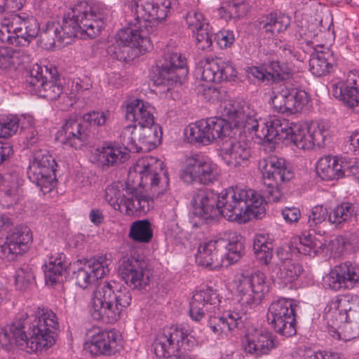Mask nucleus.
<instances>
[{
  "mask_svg": "<svg viewBox=\"0 0 359 359\" xmlns=\"http://www.w3.org/2000/svg\"><path fill=\"white\" fill-rule=\"evenodd\" d=\"M262 197L251 189L229 188L220 194L212 189L198 190L191 201L196 215L204 219L219 215L230 222L245 223L253 216L262 219L266 212Z\"/></svg>",
  "mask_w": 359,
  "mask_h": 359,
  "instance_id": "nucleus-1",
  "label": "nucleus"
},
{
  "mask_svg": "<svg viewBox=\"0 0 359 359\" xmlns=\"http://www.w3.org/2000/svg\"><path fill=\"white\" fill-rule=\"evenodd\" d=\"M107 9L100 2L78 1L62 18V22H48L41 35L47 48L69 44L76 37L94 39L105 25Z\"/></svg>",
  "mask_w": 359,
  "mask_h": 359,
  "instance_id": "nucleus-2",
  "label": "nucleus"
},
{
  "mask_svg": "<svg viewBox=\"0 0 359 359\" xmlns=\"http://www.w3.org/2000/svg\"><path fill=\"white\" fill-rule=\"evenodd\" d=\"M58 328L55 313L48 309L39 308L32 316L29 337L24 330V321L19 319L0 331V346L8 350L16 345L27 353L46 351L55 344Z\"/></svg>",
  "mask_w": 359,
  "mask_h": 359,
  "instance_id": "nucleus-3",
  "label": "nucleus"
},
{
  "mask_svg": "<svg viewBox=\"0 0 359 359\" xmlns=\"http://www.w3.org/2000/svg\"><path fill=\"white\" fill-rule=\"evenodd\" d=\"M219 294L212 287L206 286L196 291L190 302L189 316L192 320L199 322L208 316V325L215 334L224 338L243 324L241 315L234 311H228L222 315H216L215 309L219 304Z\"/></svg>",
  "mask_w": 359,
  "mask_h": 359,
  "instance_id": "nucleus-4",
  "label": "nucleus"
},
{
  "mask_svg": "<svg viewBox=\"0 0 359 359\" xmlns=\"http://www.w3.org/2000/svg\"><path fill=\"white\" fill-rule=\"evenodd\" d=\"M131 300L127 289L119 290L115 281L104 282L93 293L91 316L96 320L114 323L120 318L122 311L130 304Z\"/></svg>",
  "mask_w": 359,
  "mask_h": 359,
  "instance_id": "nucleus-5",
  "label": "nucleus"
},
{
  "mask_svg": "<svg viewBox=\"0 0 359 359\" xmlns=\"http://www.w3.org/2000/svg\"><path fill=\"white\" fill-rule=\"evenodd\" d=\"M196 344L187 329L182 325H172L158 332L153 346L156 359H192L187 351Z\"/></svg>",
  "mask_w": 359,
  "mask_h": 359,
  "instance_id": "nucleus-6",
  "label": "nucleus"
},
{
  "mask_svg": "<svg viewBox=\"0 0 359 359\" xmlns=\"http://www.w3.org/2000/svg\"><path fill=\"white\" fill-rule=\"evenodd\" d=\"M325 316L332 327H339L348 320L344 328L348 337H359V297H335L325 308Z\"/></svg>",
  "mask_w": 359,
  "mask_h": 359,
  "instance_id": "nucleus-7",
  "label": "nucleus"
},
{
  "mask_svg": "<svg viewBox=\"0 0 359 359\" xmlns=\"http://www.w3.org/2000/svg\"><path fill=\"white\" fill-rule=\"evenodd\" d=\"M104 198L114 210L126 215L145 214L153 206V201L135 188L127 187L121 191L115 186H109Z\"/></svg>",
  "mask_w": 359,
  "mask_h": 359,
  "instance_id": "nucleus-8",
  "label": "nucleus"
},
{
  "mask_svg": "<svg viewBox=\"0 0 359 359\" xmlns=\"http://www.w3.org/2000/svg\"><path fill=\"white\" fill-rule=\"evenodd\" d=\"M236 283L238 300L246 307L252 308L259 304L268 291L266 276L259 271L242 272L237 276Z\"/></svg>",
  "mask_w": 359,
  "mask_h": 359,
  "instance_id": "nucleus-9",
  "label": "nucleus"
},
{
  "mask_svg": "<svg viewBox=\"0 0 359 359\" xmlns=\"http://www.w3.org/2000/svg\"><path fill=\"white\" fill-rule=\"evenodd\" d=\"M54 158L46 150L36 151L27 168V176L44 194L50 192L56 183Z\"/></svg>",
  "mask_w": 359,
  "mask_h": 359,
  "instance_id": "nucleus-10",
  "label": "nucleus"
},
{
  "mask_svg": "<svg viewBox=\"0 0 359 359\" xmlns=\"http://www.w3.org/2000/svg\"><path fill=\"white\" fill-rule=\"evenodd\" d=\"M57 69L34 65L26 81L32 92L49 100H55L62 94V87L57 83Z\"/></svg>",
  "mask_w": 359,
  "mask_h": 359,
  "instance_id": "nucleus-11",
  "label": "nucleus"
},
{
  "mask_svg": "<svg viewBox=\"0 0 359 359\" xmlns=\"http://www.w3.org/2000/svg\"><path fill=\"white\" fill-rule=\"evenodd\" d=\"M295 306L293 300L280 298L272 302L269 307L267 320L282 336L289 337L297 332Z\"/></svg>",
  "mask_w": 359,
  "mask_h": 359,
  "instance_id": "nucleus-12",
  "label": "nucleus"
},
{
  "mask_svg": "<svg viewBox=\"0 0 359 359\" xmlns=\"http://www.w3.org/2000/svg\"><path fill=\"white\" fill-rule=\"evenodd\" d=\"M161 161L150 157L138 161L134 168L140 175V185H149L157 196L167 191L169 185L168 175Z\"/></svg>",
  "mask_w": 359,
  "mask_h": 359,
  "instance_id": "nucleus-13",
  "label": "nucleus"
},
{
  "mask_svg": "<svg viewBox=\"0 0 359 359\" xmlns=\"http://www.w3.org/2000/svg\"><path fill=\"white\" fill-rule=\"evenodd\" d=\"M147 29L144 27L142 22L134 20L128 23L126 27L120 29L115 36V53H123L120 59L126 60L132 57L130 52L134 48L147 49L149 39L147 36Z\"/></svg>",
  "mask_w": 359,
  "mask_h": 359,
  "instance_id": "nucleus-14",
  "label": "nucleus"
},
{
  "mask_svg": "<svg viewBox=\"0 0 359 359\" xmlns=\"http://www.w3.org/2000/svg\"><path fill=\"white\" fill-rule=\"evenodd\" d=\"M218 168L209 158L201 154H194L186 158L181 177L188 184L198 182L209 184L218 177Z\"/></svg>",
  "mask_w": 359,
  "mask_h": 359,
  "instance_id": "nucleus-15",
  "label": "nucleus"
},
{
  "mask_svg": "<svg viewBox=\"0 0 359 359\" xmlns=\"http://www.w3.org/2000/svg\"><path fill=\"white\" fill-rule=\"evenodd\" d=\"M32 233L25 225L10 229L5 239L0 243V257L8 261H13L18 255L28 250L32 242Z\"/></svg>",
  "mask_w": 359,
  "mask_h": 359,
  "instance_id": "nucleus-16",
  "label": "nucleus"
},
{
  "mask_svg": "<svg viewBox=\"0 0 359 359\" xmlns=\"http://www.w3.org/2000/svg\"><path fill=\"white\" fill-rule=\"evenodd\" d=\"M170 6V0H133L130 4L135 20L142 22L145 29L149 22L165 20Z\"/></svg>",
  "mask_w": 359,
  "mask_h": 359,
  "instance_id": "nucleus-17",
  "label": "nucleus"
},
{
  "mask_svg": "<svg viewBox=\"0 0 359 359\" xmlns=\"http://www.w3.org/2000/svg\"><path fill=\"white\" fill-rule=\"evenodd\" d=\"M274 93L271 102L273 107L278 113L287 114L298 113L309 100L307 93L297 88L283 86L280 90Z\"/></svg>",
  "mask_w": 359,
  "mask_h": 359,
  "instance_id": "nucleus-18",
  "label": "nucleus"
},
{
  "mask_svg": "<svg viewBox=\"0 0 359 359\" xmlns=\"http://www.w3.org/2000/svg\"><path fill=\"white\" fill-rule=\"evenodd\" d=\"M186 60L181 54L172 52L168 54L165 62L158 67V77L156 82L158 85L172 86L181 84L188 73Z\"/></svg>",
  "mask_w": 359,
  "mask_h": 359,
  "instance_id": "nucleus-19",
  "label": "nucleus"
},
{
  "mask_svg": "<svg viewBox=\"0 0 359 359\" xmlns=\"http://www.w3.org/2000/svg\"><path fill=\"white\" fill-rule=\"evenodd\" d=\"M316 170L322 180H334L356 175L359 172V165L351 164L342 158L328 155L318 160Z\"/></svg>",
  "mask_w": 359,
  "mask_h": 359,
  "instance_id": "nucleus-20",
  "label": "nucleus"
},
{
  "mask_svg": "<svg viewBox=\"0 0 359 359\" xmlns=\"http://www.w3.org/2000/svg\"><path fill=\"white\" fill-rule=\"evenodd\" d=\"M146 264L134 257H124L119 266V276L130 288L141 290L149 283Z\"/></svg>",
  "mask_w": 359,
  "mask_h": 359,
  "instance_id": "nucleus-21",
  "label": "nucleus"
},
{
  "mask_svg": "<svg viewBox=\"0 0 359 359\" xmlns=\"http://www.w3.org/2000/svg\"><path fill=\"white\" fill-rule=\"evenodd\" d=\"M324 281L334 290L352 289L359 283V267L351 262L340 264L330 271Z\"/></svg>",
  "mask_w": 359,
  "mask_h": 359,
  "instance_id": "nucleus-22",
  "label": "nucleus"
},
{
  "mask_svg": "<svg viewBox=\"0 0 359 359\" xmlns=\"http://www.w3.org/2000/svg\"><path fill=\"white\" fill-rule=\"evenodd\" d=\"M39 29V24L33 16L25 13L11 16V32L15 46H28L38 36Z\"/></svg>",
  "mask_w": 359,
  "mask_h": 359,
  "instance_id": "nucleus-23",
  "label": "nucleus"
},
{
  "mask_svg": "<svg viewBox=\"0 0 359 359\" xmlns=\"http://www.w3.org/2000/svg\"><path fill=\"white\" fill-rule=\"evenodd\" d=\"M90 338L87 348L93 355H111L122 348L121 336L113 330H99Z\"/></svg>",
  "mask_w": 359,
  "mask_h": 359,
  "instance_id": "nucleus-24",
  "label": "nucleus"
},
{
  "mask_svg": "<svg viewBox=\"0 0 359 359\" xmlns=\"http://www.w3.org/2000/svg\"><path fill=\"white\" fill-rule=\"evenodd\" d=\"M110 261L106 255H100L87 261L83 267L75 273L76 283L80 287L85 289L90 284L103 278L109 271Z\"/></svg>",
  "mask_w": 359,
  "mask_h": 359,
  "instance_id": "nucleus-25",
  "label": "nucleus"
},
{
  "mask_svg": "<svg viewBox=\"0 0 359 359\" xmlns=\"http://www.w3.org/2000/svg\"><path fill=\"white\" fill-rule=\"evenodd\" d=\"M225 245L226 240L223 238L211 240L201 244L196 255L197 264L210 269H219L224 263L222 251Z\"/></svg>",
  "mask_w": 359,
  "mask_h": 359,
  "instance_id": "nucleus-26",
  "label": "nucleus"
},
{
  "mask_svg": "<svg viewBox=\"0 0 359 359\" xmlns=\"http://www.w3.org/2000/svg\"><path fill=\"white\" fill-rule=\"evenodd\" d=\"M333 95L347 107L359 112V75L350 71L345 81H339L333 86Z\"/></svg>",
  "mask_w": 359,
  "mask_h": 359,
  "instance_id": "nucleus-27",
  "label": "nucleus"
},
{
  "mask_svg": "<svg viewBox=\"0 0 359 359\" xmlns=\"http://www.w3.org/2000/svg\"><path fill=\"white\" fill-rule=\"evenodd\" d=\"M227 115L231 124L243 129L244 133L256 136V131L260 130L257 113L250 104L245 103L239 108L232 106Z\"/></svg>",
  "mask_w": 359,
  "mask_h": 359,
  "instance_id": "nucleus-28",
  "label": "nucleus"
},
{
  "mask_svg": "<svg viewBox=\"0 0 359 359\" xmlns=\"http://www.w3.org/2000/svg\"><path fill=\"white\" fill-rule=\"evenodd\" d=\"M60 137L63 144L79 149L87 144L90 133L83 119L70 118L62 126Z\"/></svg>",
  "mask_w": 359,
  "mask_h": 359,
  "instance_id": "nucleus-29",
  "label": "nucleus"
},
{
  "mask_svg": "<svg viewBox=\"0 0 359 359\" xmlns=\"http://www.w3.org/2000/svg\"><path fill=\"white\" fill-rule=\"evenodd\" d=\"M276 347L272 333L259 329L248 330L243 341V348L247 353L257 356L268 354Z\"/></svg>",
  "mask_w": 359,
  "mask_h": 359,
  "instance_id": "nucleus-30",
  "label": "nucleus"
},
{
  "mask_svg": "<svg viewBox=\"0 0 359 359\" xmlns=\"http://www.w3.org/2000/svg\"><path fill=\"white\" fill-rule=\"evenodd\" d=\"M220 156L228 166L236 168L250 158L249 144L245 140L230 138L221 146Z\"/></svg>",
  "mask_w": 359,
  "mask_h": 359,
  "instance_id": "nucleus-31",
  "label": "nucleus"
},
{
  "mask_svg": "<svg viewBox=\"0 0 359 359\" xmlns=\"http://www.w3.org/2000/svg\"><path fill=\"white\" fill-rule=\"evenodd\" d=\"M94 156L103 168L118 166L129 158V153L116 142H104L95 150Z\"/></svg>",
  "mask_w": 359,
  "mask_h": 359,
  "instance_id": "nucleus-32",
  "label": "nucleus"
},
{
  "mask_svg": "<svg viewBox=\"0 0 359 359\" xmlns=\"http://www.w3.org/2000/svg\"><path fill=\"white\" fill-rule=\"evenodd\" d=\"M264 182H288L293 172L285 166V161L276 156H271L259 162Z\"/></svg>",
  "mask_w": 359,
  "mask_h": 359,
  "instance_id": "nucleus-33",
  "label": "nucleus"
},
{
  "mask_svg": "<svg viewBox=\"0 0 359 359\" xmlns=\"http://www.w3.org/2000/svg\"><path fill=\"white\" fill-rule=\"evenodd\" d=\"M290 18L281 13L272 12L261 16L256 21V27L265 38H273L285 32L290 25Z\"/></svg>",
  "mask_w": 359,
  "mask_h": 359,
  "instance_id": "nucleus-34",
  "label": "nucleus"
},
{
  "mask_svg": "<svg viewBox=\"0 0 359 359\" xmlns=\"http://www.w3.org/2000/svg\"><path fill=\"white\" fill-rule=\"evenodd\" d=\"M154 108L147 102L134 100L126 105V116L129 121L137 123V126L154 123Z\"/></svg>",
  "mask_w": 359,
  "mask_h": 359,
  "instance_id": "nucleus-35",
  "label": "nucleus"
},
{
  "mask_svg": "<svg viewBox=\"0 0 359 359\" xmlns=\"http://www.w3.org/2000/svg\"><path fill=\"white\" fill-rule=\"evenodd\" d=\"M336 65V57L334 53L325 48L323 50H316L311 55L309 70L316 76H323L332 69Z\"/></svg>",
  "mask_w": 359,
  "mask_h": 359,
  "instance_id": "nucleus-36",
  "label": "nucleus"
},
{
  "mask_svg": "<svg viewBox=\"0 0 359 359\" xmlns=\"http://www.w3.org/2000/svg\"><path fill=\"white\" fill-rule=\"evenodd\" d=\"M265 65L264 69L260 67H251L248 70V73L258 80L267 82L271 81L277 82L288 78V73L280 67L278 61H269Z\"/></svg>",
  "mask_w": 359,
  "mask_h": 359,
  "instance_id": "nucleus-37",
  "label": "nucleus"
},
{
  "mask_svg": "<svg viewBox=\"0 0 359 359\" xmlns=\"http://www.w3.org/2000/svg\"><path fill=\"white\" fill-rule=\"evenodd\" d=\"M64 259L65 255L63 254L50 257L43 271L46 285H53L62 280L63 274L66 269Z\"/></svg>",
  "mask_w": 359,
  "mask_h": 359,
  "instance_id": "nucleus-38",
  "label": "nucleus"
},
{
  "mask_svg": "<svg viewBox=\"0 0 359 359\" xmlns=\"http://www.w3.org/2000/svg\"><path fill=\"white\" fill-rule=\"evenodd\" d=\"M327 239L322 235L313 236L310 232L299 237V244L297 250L299 253L310 257L316 256L320 250L327 245Z\"/></svg>",
  "mask_w": 359,
  "mask_h": 359,
  "instance_id": "nucleus-39",
  "label": "nucleus"
},
{
  "mask_svg": "<svg viewBox=\"0 0 359 359\" xmlns=\"http://www.w3.org/2000/svg\"><path fill=\"white\" fill-rule=\"evenodd\" d=\"M138 142L147 149L156 147L160 144L162 137L161 128L159 125L154 123L137 126Z\"/></svg>",
  "mask_w": 359,
  "mask_h": 359,
  "instance_id": "nucleus-40",
  "label": "nucleus"
},
{
  "mask_svg": "<svg viewBox=\"0 0 359 359\" xmlns=\"http://www.w3.org/2000/svg\"><path fill=\"white\" fill-rule=\"evenodd\" d=\"M205 120H201L189 124L184 130V134L188 141L191 144L202 143L208 144L210 143Z\"/></svg>",
  "mask_w": 359,
  "mask_h": 359,
  "instance_id": "nucleus-41",
  "label": "nucleus"
},
{
  "mask_svg": "<svg viewBox=\"0 0 359 359\" xmlns=\"http://www.w3.org/2000/svg\"><path fill=\"white\" fill-rule=\"evenodd\" d=\"M120 140L123 149L126 151L140 152L142 150V147L138 142L137 126L130 124L126 126L120 134Z\"/></svg>",
  "mask_w": 359,
  "mask_h": 359,
  "instance_id": "nucleus-42",
  "label": "nucleus"
},
{
  "mask_svg": "<svg viewBox=\"0 0 359 359\" xmlns=\"http://www.w3.org/2000/svg\"><path fill=\"white\" fill-rule=\"evenodd\" d=\"M128 236L137 243H149L153 237L150 222L147 219L133 222L130 227Z\"/></svg>",
  "mask_w": 359,
  "mask_h": 359,
  "instance_id": "nucleus-43",
  "label": "nucleus"
},
{
  "mask_svg": "<svg viewBox=\"0 0 359 359\" xmlns=\"http://www.w3.org/2000/svg\"><path fill=\"white\" fill-rule=\"evenodd\" d=\"M273 244L266 235H256L253 242V250L256 257L265 264H268L272 257Z\"/></svg>",
  "mask_w": 359,
  "mask_h": 359,
  "instance_id": "nucleus-44",
  "label": "nucleus"
},
{
  "mask_svg": "<svg viewBox=\"0 0 359 359\" xmlns=\"http://www.w3.org/2000/svg\"><path fill=\"white\" fill-rule=\"evenodd\" d=\"M356 214V207L351 203H342L335 207L329 214L328 221L336 225L341 224L351 219Z\"/></svg>",
  "mask_w": 359,
  "mask_h": 359,
  "instance_id": "nucleus-45",
  "label": "nucleus"
},
{
  "mask_svg": "<svg viewBox=\"0 0 359 359\" xmlns=\"http://www.w3.org/2000/svg\"><path fill=\"white\" fill-rule=\"evenodd\" d=\"M226 252L224 254L226 259L230 264L237 262L244 254V238L240 236L233 233L229 240L226 241V245L224 247Z\"/></svg>",
  "mask_w": 359,
  "mask_h": 359,
  "instance_id": "nucleus-46",
  "label": "nucleus"
},
{
  "mask_svg": "<svg viewBox=\"0 0 359 359\" xmlns=\"http://www.w3.org/2000/svg\"><path fill=\"white\" fill-rule=\"evenodd\" d=\"M210 142L213 140L226 136L229 133L231 122L225 119L212 117L205 120Z\"/></svg>",
  "mask_w": 359,
  "mask_h": 359,
  "instance_id": "nucleus-47",
  "label": "nucleus"
},
{
  "mask_svg": "<svg viewBox=\"0 0 359 359\" xmlns=\"http://www.w3.org/2000/svg\"><path fill=\"white\" fill-rule=\"evenodd\" d=\"M281 120L282 118L276 117L270 118L269 121L263 123L259 131H256V137L268 142H277Z\"/></svg>",
  "mask_w": 359,
  "mask_h": 359,
  "instance_id": "nucleus-48",
  "label": "nucleus"
},
{
  "mask_svg": "<svg viewBox=\"0 0 359 359\" xmlns=\"http://www.w3.org/2000/svg\"><path fill=\"white\" fill-rule=\"evenodd\" d=\"M34 266L23 264L15 272L16 288L19 290H27L34 283Z\"/></svg>",
  "mask_w": 359,
  "mask_h": 359,
  "instance_id": "nucleus-49",
  "label": "nucleus"
},
{
  "mask_svg": "<svg viewBox=\"0 0 359 359\" xmlns=\"http://www.w3.org/2000/svg\"><path fill=\"white\" fill-rule=\"evenodd\" d=\"M199 71L201 74V79L207 82H219V64L217 62V58H206L200 62Z\"/></svg>",
  "mask_w": 359,
  "mask_h": 359,
  "instance_id": "nucleus-50",
  "label": "nucleus"
},
{
  "mask_svg": "<svg viewBox=\"0 0 359 359\" xmlns=\"http://www.w3.org/2000/svg\"><path fill=\"white\" fill-rule=\"evenodd\" d=\"M303 268L297 261L287 262L283 264H279L278 276L284 283H292L297 280L302 274Z\"/></svg>",
  "mask_w": 359,
  "mask_h": 359,
  "instance_id": "nucleus-51",
  "label": "nucleus"
},
{
  "mask_svg": "<svg viewBox=\"0 0 359 359\" xmlns=\"http://www.w3.org/2000/svg\"><path fill=\"white\" fill-rule=\"evenodd\" d=\"M20 126V119L13 115H0V137L8 138L15 135Z\"/></svg>",
  "mask_w": 359,
  "mask_h": 359,
  "instance_id": "nucleus-52",
  "label": "nucleus"
},
{
  "mask_svg": "<svg viewBox=\"0 0 359 359\" xmlns=\"http://www.w3.org/2000/svg\"><path fill=\"white\" fill-rule=\"evenodd\" d=\"M294 133L291 141L301 149H310L312 147V138L308 128H302L299 125L294 126Z\"/></svg>",
  "mask_w": 359,
  "mask_h": 359,
  "instance_id": "nucleus-53",
  "label": "nucleus"
},
{
  "mask_svg": "<svg viewBox=\"0 0 359 359\" xmlns=\"http://www.w3.org/2000/svg\"><path fill=\"white\" fill-rule=\"evenodd\" d=\"M312 138V147H321L324 144L326 137L329 135L328 126L325 122L312 123L308 127Z\"/></svg>",
  "mask_w": 359,
  "mask_h": 359,
  "instance_id": "nucleus-54",
  "label": "nucleus"
},
{
  "mask_svg": "<svg viewBox=\"0 0 359 359\" xmlns=\"http://www.w3.org/2000/svg\"><path fill=\"white\" fill-rule=\"evenodd\" d=\"M196 38V46L199 49L206 50L212 44V32L210 25H205L203 28H201L193 33Z\"/></svg>",
  "mask_w": 359,
  "mask_h": 359,
  "instance_id": "nucleus-55",
  "label": "nucleus"
},
{
  "mask_svg": "<svg viewBox=\"0 0 359 359\" xmlns=\"http://www.w3.org/2000/svg\"><path fill=\"white\" fill-rule=\"evenodd\" d=\"M185 20L188 27L191 29L193 33L201 28H203L205 25H209V23L205 21L203 15L196 11L188 12Z\"/></svg>",
  "mask_w": 359,
  "mask_h": 359,
  "instance_id": "nucleus-56",
  "label": "nucleus"
},
{
  "mask_svg": "<svg viewBox=\"0 0 359 359\" xmlns=\"http://www.w3.org/2000/svg\"><path fill=\"white\" fill-rule=\"evenodd\" d=\"M328 211L321 205L314 206L309 215V224L311 227L316 226L328 219Z\"/></svg>",
  "mask_w": 359,
  "mask_h": 359,
  "instance_id": "nucleus-57",
  "label": "nucleus"
},
{
  "mask_svg": "<svg viewBox=\"0 0 359 359\" xmlns=\"http://www.w3.org/2000/svg\"><path fill=\"white\" fill-rule=\"evenodd\" d=\"M217 62L219 64V82L223 81H230L236 77L237 72L232 64L228 61H224L222 58H217Z\"/></svg>",
  "mask_w": 359,
  "mask_h": 359,
  "instance_id": "nucleus-58",
  "label": "nucleus"
},
{
  "mask_svg": "<svg viewBox=\"0 0 359 359\" xmlns=\"http://www.w3.org/2000/svg\"><path fill=\"white\" fill-rule=\"evenodd\" d=\"M109 112L107 111H91L83 116V121L86 124L101 126H104L109 118Z\"/></svg>",
  "mask_w": 359,
  "mask_h": 359,
  "instance_id": "nucleus-59",
  "label": "nucleus"
},
{
  "mask_svg": "<svg viewBox=\"0 0 359 359\" xmlns=\"http://www.w3.org/2000/svg\"><path fill=\"white\" fill-rule=\"evenodd\" d=\"M15 52L11 48L0 47V69H6L15 64Z\"/></svg>",
  "mask_w": 359,
  "mask_h": 359,
  "instance_id": "nucleus-60",
  "label": "nucleus"
},
{
  "mask_svg": "<svg viewBox=\"0 0 359 359\" xmlns=\"http://www.w3.org/2000/svg\"><path fill=\"white\" fill-rule=\"evenodd\" d=\"M13 37H15L14 34L11 32V18L4 19L0 24V41L3 43H8L15 46Z\"/></svg>",
  "mask_w": 359,
  "mask_h": 359,
  "instance_id": "nucleus-61",
  "label": "nucleus"
},
{
  "mask_svg": "<svg viewBox=\"0 0 359 359\" xmlns=\"http://www.w3.org/2000/svg\"><path fill=\"white\" fill-rule=\"evenodd\" d=\"M283 182H264V184L266 187L265 190L266 197L269 202H277L282 197V193L278 186Z\"/></svg>",
  "mask_w": 359,
  "mask_h": 359,
  "instance_id": "nucleus-62",
  "label": "nucleus"
},
{
  "mask_svg": "<svg viewBox=\"0 0 359 359\" xmlns=\"http://www.w3.org/2000/svg\"><path fill=\"white\" fill-rule=\"evenodd\" d=\"M316 36H317V34L313 32L309 27L303 25L298 26L294 34L295 39L297 41H302L308 44L313 43L312 40Z\"/></svg>",
  "mask_w": 359,
  "mask_h": 359,
  "instance_id": "nucleus-63",
  "label": "nucleus"
},
{
  "mask_svg": "<svg viewBox=\"0 0 359 359\" xmlns=\"http://www.w3.org/2000/svg\"><path fill=\"white\" fill-rule=\"evenodd\" d=\"M294 126H297L296 123H290L286 119H282L280 125V130L278 136H277V141L290 139L294 133Z\"/></svg>",
  "mask_w": 359,
  "mask_h": 359,
  "instance_id": "nucleus-64",
  "label": "nucleus"
}]
</instances>
